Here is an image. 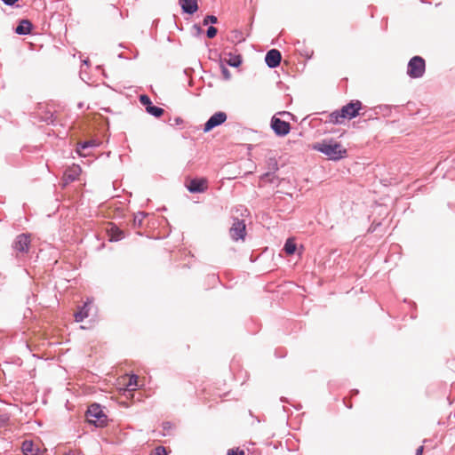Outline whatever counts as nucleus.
<instances>
[{
    "instance_id": "nucleus-1",
    "label": "nucleus",
    "mask_w": 455,
    "mask_h": 455,
    "mask_svg": "<svg viewBox=\"0 0 455 455\" xmlns=\"http://www.w3.org/2000/svg\"><path fill=\"white\" fill-rule=\"evenodd\" d=\"M313 149L325 155L330 160L339 161L347 156V151L339 142L323 140L313 145Z\"/></svg>"
},
{
    "instance_id": "nucleus-2",
    "label": "nucleus",
    "mask_w": 455,
    "mask_h": 455,
    "mask_svg": "<svg viewBox=\"0 0 455 455\" xmlns=\"http://www.w3.org/2000/svg\"><path fill=\"white\" fill-rule=\"evenodd\" d=\"M86 417L88 422L94 424L96 427H104L107 423V416L98 403H93L88 407Z\"/></svg>"
},
{
    "instance_id": "nucleus-3",
    "label": "nucleus",
    "mask_w": 455,
    "mask_h": 455,
    "mask_svg": "<svg viewBox=\"0 0 455 455\" xmlns=\"http://www.w3.org/2000/svg\"><path fill=\"white\" fill-rule=\"evenodd\" d=\"M426 70L425 60L420 56L412 57L407 66V75L411 78H420L424 76Z\"/></svg>"
},
{
    "instance_id": "nucleus-4",
    "label": "nucleus",
    "mask_w": 455,
    "mask_h": 455,
    "mask_svg": "<svg viewBox=\"0 0 455 455\" xmlns=\"http://www.w3.org/2000/svg\"><path fill=\"white\" fill-rule=\"evenodd\" d=\"M270 126L275 134L279 137L287 135L291 131V125L289 122L282 120L277 116V114L272 116Z\"/></svg>"
},
{
    "instance_id": "nucleus-5",
    "label": "nucleus",
    "mask_w": 455,
    "mask_h": 455,
    "mask_svg": "<svg viewBox=\"0 0 455 455\" xmlns=\"http://www.w3.org/2000/svg\"><path fill=\"white\" fill-rule=\"evenodd\" d=\"M227 118L228 116L225 112L219 111L214 113L204 124L203 129L204 132H209L215 127L221 125L226 122Z\"/></svg>"
},
{
    "instance_id": "nucleus-6",
    "label": "nucleus",
    "mask_w": 455,
    "mask_h": 455,
    "mask_svg": "<svg viewBox=\"0 0 455 455\" xmlns=\"http://www.w3.org/2000/svg\"><path fill=\"white\" fill-rule=\"evenodd\" d=\"M229 233L233 240L237 241L239 239H243L245 235L244 221L239 219H235Z\"/></svg>"
},
{
    "instance_id": "nucleus-7",
    "label": "nucleus",
    "mask_w": 455,
    "mask_h": 455,
    "mask_svg": "<svg viewBox=\"0 0 455 455\" xmlns=\"http://www.w3.org/2000/svg\"><path fill=\"white\" fill-rule=\"evenodd\" d=\"M362 108V102L359 100H351L347 105L341 108L342 113L348 119L355 118L358 116L359 110Z\"/></svg>"
},
{
    "instance_id": "nucleus-8",
    "label": "nucleus",
    "mask_w": 455,
    "mask_h": 455,
    "mask_svg": "<svg viewBox=\"0 0 455 455\" xmlns=\"http://www.w3.org/2000/svg\"><path fill=\"white\" fill-rule=\"evenodd\" d=\"M30 244V237L27 234H20L19 235L14 243H13V249L20 252H28L29 249Z\"/></svg>"
},
{
    "instance_id": "nucleus-9",
    "label": "nucleus",
    "mask_w": 455,
    "mask_h": 455,
    "mask_svg": "<svg viewBox=\"0 0 455 455\" xmlns=\"http://www.w3.org/2000/svg\"><path fill=\"white\" fill-rule=\"evenodd\" d=\"M281 60V52L276 49L269 50L265 56V62L270 68L278 67L280 65Z\"/></svg>"
},
{
    "instance_id": "nucleus-10",
    "label": "nucleus",
    "mask_w": 455,
    "mask_h": 455,
    "mask_svg": "<svg viewBox=\"0 0 455 455\" xmlns=\"http://www.w3.org/2000/svg\"><path fill=\"white\" fill-rule=\"evenodd\" d=\"M92 307V302L89 299L84 302V304L79 308V310L75 313V320L77 323L83 322L84 319L89 316V312Z\"/></svg>"
},
{
    "instance_id": "nucleus-11",
    "label": "nucleus",
    "mask_w": 455,
    "mask_h": 455,
    "mask_svg": "<svg viewBox=\"0 0 455 455\" xmlns=\"http://www.w3.org/2000/svg\"><path fill=\"white\" fill-rule=\"evenodd\" d=\"M182 12L188 14H193L198 10L197 0H180Z\"/></svg>"
},
{
    "instance_id": "nucleus-12",
    "label": "nucleus",
    "mask_w": 455,
    "mask_h": 455,
    "mask_svg": "<svg viewBox=\"0 0 455 455\" xmlns=\"http://www.w3.org/2000/svg\"><path fill=\"white\" fill-rule=\"evenodd\" d=\"M187 188L190 193H202L205 188L204 180L199 179L191 180Z\"/></svg>"
},
{
    "instance_id": "nucleus-13",
    "label": "nucleus",
    "mask_w": 455,
    "mask_h": 455,
    "mask_svg": "<svg viewBox=\"0 0 455 455\" xmlns=\"http://www.w3.org/2000/svg\"><path fill=\"white\" fill-rule=\"evenodd\" d=\"M32 27V23L28 20H21L15 28V33L21 36L28 35Z\"/></svg>"
},
{
    "instance_id": "nucleus-14",
    "label": "nucleus",
    "mask_w": 455,
    "mask_h": 455,
    "mask_svg": "<svg viewBox=\"0 0 455 455\" xmlns=\"http://www.w3.org/2000/svg\"><path fill=\"white\" fill-rule=\"evenodd\" d=\"M347 117L345 116L342 110H335L330 115H328V118L326 123L333 124H340L344 122Z\"/></svg>"
},
{
    "instance_id": "nucleus-15",
    "label": "nucleus",
    "mask_w": 455,
    "mask_h": 455,
    "mask_svg": "<svg viewBox=\"0 0 455 455\" xmlns=\"http://www.w3.org/2000/svg\"><path fill=\"white\" fill-rule=\"evenodd\" d=\"M109 241L118 242L124 238V233L117 226L112 225L108 230Z\"/></svg>"
},
{
    "instance_id": "nucleus-16",
    "label": "nucleus",
    "mask_w": 455,
    "mask_h": 455,
    "mask_svg": "<svg viewBox=\"0 0 455 455\" xmlns=\"http://www.w3.org/2000/svg\"><path fill=\"white\" fill-rule=\"evenodd\" d=\"M21 450L24 455H37L39 451V449L29 440H25L22 443Z\"/></svg>"
},
{
    "instance_id": "nucleus-17",
    "label": "nucleus",
    "mask_w": 455,
    "mask_h": 455,
    "mask_svg": "<svg viewBox=\"0 0 455 455\" xmlns=\"http://www.w3.org/2000/svg\"><path fill=\"white\" fill-rule=\"evenodd\" d=\"M97 146H98V143L96 140H86V141H84V142H81L78 144L76 152L80 156H85V154L84 153V150H86L87 148H96Z\"/></svg>"
},
{
    "instance_id": "nucleus-18",
    "label": "nucleus",
    "mask_w": 455,
    "mask_h": 455,
    "mask_svg": "<svg viewBox=\"0 0 455 455\" xmlns=\"http://www.w3.org/2000/svg\"><path fill=\"white\" fill-rule=\"evenodd\" d=\"M80 172L81 170L78 166H75L69 171L66 172L64 175L66 182L76 180L78 178Z\"/></svg>"
},
{
    "instance_id": "nucleus-19",
    "label": "nucleus",
    "mask_w": 455,
    "mask_h": 455,
    "mask_svg": "<svg viewBox=\"0 0 455 455\" xmlns=\"http://www.w3.org/2000/svg\"><path fill=\"white\" fill-rule=\"evenodd\" d=\"M283 251L288 255H292L295 252L296 243H294V241L291 238H289L286 240L284 246H283Z\"/></svg>"
},
{
    "instance_id": "nucleus-20",
    "label": "nucleus",
    "mask_w": 455,
    "mask_h": 455,
    "mask_svg": "<svg viewBox=\"0 0 455 455\" xmlns=\"http://www.w3.org/2000/svg\"><path fill=\"white\" fill-rule=\"evenodd\" d=\"M146 111L155 117H160L164 112L162 108L154 106L153 104L147 108Z\"/></svg>"
},
{
    "instance_id": "nucleus-21",
    "label": "nucleus",
    "mask_w": 455,
    "mask_h": 455,
    "mask_svg": "<svg viewBox=\"0 0 455 455\" xmlns=\"http://www.w3.org/2000/svg\"><path fill=\"white\" fill-rule=\"evenodd\" d=\"M229 56H230V58L227 62L230 67L237 68L241 65L242 59H241L240 55L229 54Z\"/></svg>"
},
{
    "instance_id": "nucleus-22",
    "label": "nucleus",
    "mask_w": 455,
    "mask_h": 455,
    "mask_svg": "<svg viewBox=\"0 0 455 455\" xmlns=\"http://www.w3.org/2000/svg\"><path fill=\"white\" fill-rule=\"evenodd\" d=\"M145 216L146 214L144 212H138L135 214L133 217V225L135 227H141Z\"/></svg>"
},
{
    "instance_id": "nucleus-23",
    "label": "nucleus",
    "mask_w": 455,
    "mask_h": 455,
    "mask_svg": "<svg viewBox=\"0 0 455 455\" xmlns=\"http://www.w3.org/2000/svg\"><path fill=\"white\" fill-rule=\"evenodd\" d=\"M218 18L215 15H206L203 20V25L207 26L209 23L216 24Z\"/></svg>"
},
{
    "instance_id": "nucleus-24",
    "label": "nucleus",
    "mask_w": 455,
    "mask_h": 455,
    "mask_svg": "<svg viewBox=\"0 0 455 455\" xmlns=\"http://www.w3.org/2000/svg\"><path fill=\"white\" fill-rule=\"evenodd\" d=\"M138 376L133 374L130 377L129 379V382L127 384V387L130 388V389H135V387L138 386Z\"/></svg>"
},
{
    "instance_id": "nucleus-25",
    "label": "nucleus",
    "mask_w": 455,
    "mask_h": 455,
    "mask_svg": "<svg viewBox=\"0 0 455 455\" xmlns=\"http://www.w3.org/2000/svg\"><path fill=\"white\" fill-rule=\"evenodd\" d=\"M140 102L143 106H145L146 108H148L152 104L150 98L148 95H146V94H141L140 96Z\"/></svg>"
},
{
    "instance_id": "nucleus-26",
    "label": "nucleus",
    "mask_w": 455,
    "mask_h": 455,
    "mask_svg": "<svg viewBox=\"0 0 455 455\" xmlns=\"http://www.w3.org/2000/svg\"><path fill=\"white\" fill-rule=\"evenodd\" d=\"M150 455H167V451L165 447L157 446L151 451Z\"/></svg>"
},
{
    "instance_id": "nucleus-27",
    "label": "nucleus",
    "mask_w": 455,
    "mask_h": 455,
    "mask_svg": "<svg viewBox=\"0 0 455 455\" xmlns=\"http://www.w3.org/2000/svg\"><path fill=\"white\" fill-rule=\"evenodd\" d=\"M232 34H233V40H235L236 42H239V43L244 41V37L241 31L234 30V31H232Z\"/></svg>"
},
{
    "instance_id": "nucleus-28",
    "label": "nucleus",
    "mask_w": 455,
    "mask_h": 455,
    "mask_svg": "<svg viewBox=\"0 0 455 455\" xmlns=\"http://www.w3.org/2000/svg\"><path fill=\"white\" fill-rule=\"evenodd\" d=\"M217 33H218V29L215 27L211 26L208 28V29L206 31V36L209 38H213L216 36Z\"/></svg>"
},
{
    "instance_id": "nucleus-29",
    "label": "nucleus",
    "mask_w": 455,
    "mask_h": 455,
    "mask_svg": "<svg viewBox=\"0 0 455 455\" xmlns=\"http://www.w3.org/2000/svg\"><path fill=\"white\" fill-rule=\"evenodd\" d=\"M227 455H244V451L243 450H239V449H230L228 451V454Z\"/></svg>"
},
{
    "instance_id": "nucleus-30",
    "label": "nucleus",
    "mask_w": 455,
    "mask_h": 455,
    "mask_svg": "<svg viewBox=\"0 0 455 455\" xmlns=\"http://www.w3.org/2000/svg\"><path fill=\"white\" fill-rule=\"evenodd\" d=\"M277 115L279 116H282L283 117H287V118H291L292 120H295V116L290 112H287V111H283V112H279L277 113Z\"/></svg>"
},
{
    "instance_id": "nucleus-31",
    "label": "nucleus",
    "mask_w": 455,
    "mask_h": 455,
    "mask_svg": "<svg viewBox=\"0 0 455 455\" xmlns=\"http://www.w3.org/2000/svg\"><path fill=\"white\" fill-rule=\"evenodd\" d=\"M269 166L270 169L273 170V172L278 170V164L275 159H270Z\"/></svg>"
},
{
    "instance_id": "nucleus-32",
    "label": "nucleus",
    "mask_w": 455,
    "mask_h": 455,
    "mask_svg": "<svg viewBox=\"0 0 455 455\" xmlns=\"http://www.w3.org/2000/svg\"><path fill=\"white\" fill-rule=\"evenodd\" d=\"M183 123H184V120L181 117L177 116L173 119V124H170L171 125H181Z\"/></svg>"
},
{
    "instance_id": "nucleus-33",
    "label": "nucleus",
    "mask_w": 455,
    "mask_h": 455,
    "mask_svg": "<svg viewBox=\"0 0 455 455\" xmlns=\"http://www.w3.org/2000/svg\"><path fill=\"white\" fill-rule=\"evenodd\" d=\"M222 74H223V76L225 77V79L228 80L230 78V73L227 68L222 67Z\"/></svg>"
},
{
    "instance_id": "nucleus-34",
    "label": "nucleus",
    "mask_w": 455,
    "mask_h": 455,
    "mask_svg": "<svg viewBox=\"0 0 455 455\" xmlns=\"http://www.w3.org/2000/svg\"><path fill=\"white\" fill-rule=\"evenodd\" d=\"M5 5L12 6L18 0H2Z\"/></svg>"
},
{
    "instance_id": "nucleus-35",
    "label": "nucleus",
    "mask_w": 455,
    "mask_h": 455,
    "mask_svg": "<svg viewBox=\"0 0 455 455\" xmlns=\"http://www.w3.org/2000/svg\"><path fill=\"white\" fill-rule=\"evenodd\" d=\"M64 455H83L81 451H68Z\"/></svg>"
},
{
    "instance_id": "nucleus-36",
    "label": "nucleus",
    "mask_w": 455,
    "mask_h": 455,
    "mask_svg": "<svg viewBox=\"0 0 455 455\" xmlns=\"http://www.w3.org/2000/svg\"><path fill=\"white\" fill-rule=\"evenodd\" d=\"M423 451H424V447H423V446H419V447L417 449V451H416V454H415V455H422Z\"/></svg>"
},
{
    "instance_id": "nucleus-37",
    "label": "nucleus",
    "mask_w": 455,
    "mask_h": 455,
    "mask_svg": "<svg viewBox=\"0 0 455 455\" xmlns=\"http://www.w3.org/2000/svg\"><path fill=\"white\" fill-rule=\"evenodd\" d=\"M358 393H359V391H358L357 389H353V390H351V394H352L353 395H357Z\"/></svg>"
},
{
    "instance_id": "nucleus-38",
    "label": "nucleus",
    "mask_w": 455,
    "mask_h": 455,
    "mask_svg": "<svg viewBox=\"0 0 455 455\" xmlns=\"http://www.w3.org/2000/svg\"><path fill=\"white\" fill-rule=\"evenodd\" d=\"M194 28L197 30V32L201 31V28L198 25H194Z\"/></svg>"
},
{
    "instance_id": "nucleus-39",
    "label": "nucleus",
    "mask_w": 455,
    "mask_h": 455,
    "mask_svg": "<svg viewBox=\"0 0 455 455\" xmlns=\"http://www.w3.org/2000/svg\"><path fill=\"white\" fill-rule=\"evenodd\" d=\"M270 175H271V172H268L265 173L263 177H270Z\"/></svg>"
},
{
    "instance_id": "nucleus-40",
    "label": "nucleus",
    "mask_w": 455,
    "mask_h": 455,
    "mask_svg": "<svg viewBox=\"0 0 455 455\" xmlns=\"http://www.w3.org/2000/svg\"><path fill=\"white\" fill-rule=\"evenodd\" d=\"M88 63H89V60H84V64L88 65Z\"/></svg>"
},
{
    "instance_id": "nucleus-41",
    "label": "nucleus",
    "mask_w": 455,
    "mask_h": 455,
    "mask_svg": "<svg viewBox=\"0 0 455 455\" xmlns=\"http://www.w3.org/2000/svg\"><path fill=\"white\" fill-rule=\"evenodd\" d=\"M118 57H119V58H123V54H122V53H120V54L118 55Z\"/></svg>"
}]
</instances>
